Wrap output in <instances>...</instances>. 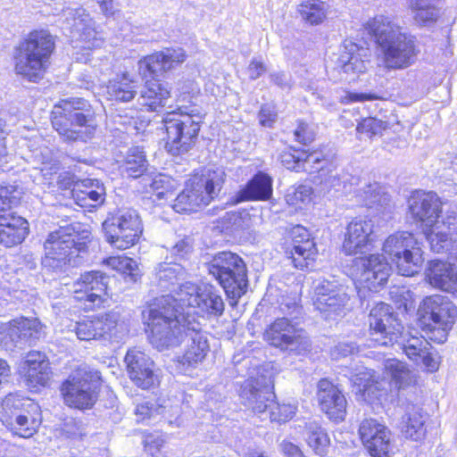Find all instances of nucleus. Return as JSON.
Listing matches in <instances>:
<instances>
[{
    "label": "nucleus",
    "mask_w": 457,
    "mask_h": 457,
    "mask_svg": "<svg viewBox=\"0 0 457 457\" xmlns=\"http://www.w3.org/2000/svg\"><path fill=\"white\" fill-rule=\"evenodd\" d=\"M373 222L369 219L355 218L347 226L343 242V252L347 255L362 253L372 242Z\"/></svg>",
    "instance_id": "obj_24"
},
{
    "label": "nucleus",
    "mask_w": 457,
    "mask_h": 457,
    "mask_svg": "<svg viewBox=\"0 0 457 457\" xmlns=\"http://www.w3.org/2000/svg\"><path fill=\"white\" fill-rule=\"evenodd\" d=\"M206 268L232 300L229 303L236 305L245 294L248 285L247 270L242 258L231 252H220L206 264Z\"/></svg>",
    "instance_id": "obj_7"
},
{
    "label": "nucleus",
    "mask_w": 457,
    "mask_h": 457,
    "mask_svg": "<svg viewBox=\"0 0 457 457\" xmlns=\"http://www.w3.org/2000/svg\"><path fill=\"white\" fill-rule=\"evenodd\" d=\"M166 407L162 405H156L151 402L140 403L135 409V414L137 417V421H145L152 418H155L157 415H164Z\"/></svg>",
    "instance_id": "obj_57"
},
{
    "label": "nucleus",
    "mask_w": 457,
    "mask_h": 457,
    "mask_svg": "<svg viewBox=\"0 0 457 457\" xmlns=\"http://www.w3.org/2000/svg\"><path fill=\"white\" fill-rule=\"evenodd\" d=\"M395 345H397L406 356L415 362H419L421 354L426 353L427 349H432L424 337H418L410 331H403Z\"/></svg>",
    "instance_id": "obj_39"
},
{
    "label": "nucleus",
    "mask_w": 457,
    "mask_h": 457,
    "mask_svg": "<svg viewBox=\"0 0 457 457\" xmlns=\"http://www.w3.org/2000/svg\"><path fill=\"white\" fill-rule=\"evenodd\" d=\"M320 181L321 190L330 196L346 194L348 175L337 170H330L325 172Z\"/></svg>",
    "instance_id": "obj_46"
},
{
    "label": "nucleus",
    "mask_w": 457,
    "mask_h": 457,
    "mask_svg": "<svg viewBox=\"0 0 457 457\" xmlns=\"http://www.w3.org/2000/svg\"><path fill=\"white\" fill-rule=\"evenodd\" d=\"M369 322L370 346H393L403 331L393 308L384 303L371 309Z\"/></svg>",
    "instance_id": "obj_14"
},
{
    "label": "nucleus",
    "mask_w": 457,
    "mask_h": 457,
    "mask_svg": "<svg viewBox=\"0 0 457 457\" xmlns=\"http://www.w3.org/2000/svg\"><path fill=\"white\" fill-rule=\"evenodd\" d=\"M328 7V4L321 0H300L297 12L303 21L314 26L324 21Z\"/></svg>",
    "instance_id": "obj_40"
},
{
    "label": "nucleus",
    "mask_w": 457,
    "mask_h": 457,
    "mask_svg": "<svg viewBox=\"0 0 457 457\" xmlns=\"http://www.w3.org/2000/svg\"><path fill=\"white\" fill-rule=\"evenodd\" d=\"M356 201L366 205L368 208H373L386 205L390 198L379 184L374 182L358 189L356 192Z\"/></svg>",
    "instance_id": "obj_44"
},
{
    "label": "nucleus",
    "mask_w": 457,
    "mask_h": 457,
    "mask_svg": "<svg viewBox=\"0 0 457 457\" xmlns=\"http://www.w3.org/2000/svg\"><path fill=\"white\" fill-rule=\"evenodd\" d=\"M313 304L325 313L326 319L331 314H339L349 301L345 286L336 279H317L313 282Z\"/></svg>",
    "instance_id": "obj_17"
},
{
    "label": "nucleus",
    "mask_w": 457,
    "mask_h": 457,
    "mask_svg": "<svg viewBox=\"0 0 457 457\" xmlns=\"http://www.w3.org/2000/svg\"><path fill=\"white\" fill-rule=\"evenodd\" d=\"M108 279L101 271L92 270L84 272L73 283V297L85 303V308L100 307L106 300Z\"/></svg>",
    "instance_id": "obj_16"
},
{
    "label": "nucleus",
    "mask_w": 457,
    "mask_h": 457,
    "mask_svg": "<svg viewBox=\"0 0 457 457\" xmlns=\"http://www.w3.org/2000/svg\"><path fill=\"white\" fill-rule=\"evenodd\" d=\"M274 397L268 402V409L262 419L269 418L270 421L286 422L291 420L295 414L296 407L292 404H279L274 402Z\"/></svg>",
    "instance_id": "obj_50"
},
{
    "label": "nucleus",
    "mask_w": 457,
    "mask_h": 457,
    "mask_svg": "<svg viewBox=\"0 0 457 457\" xmlns=\"http://www.w3.org/2000/svg\"><path fill=\"white\" fill-rule=\"evenodd\" d=\"M239 397L245 408L262 415L267 412L268 402L274 397V394L268 386L262 385L256 378H251L241 386Z\"/></svg>",
    "instance_id": "obj_27"
},
{
    "label": "nucleus",
    "mask_w": 457,
    "mask_h": 457,
    "mask_svg": "<svg viewBox=\"0 0 457 457\" xmlns=\"http://www.w3.org/2000/svg\"><path fill=\"white\" fill-rule=\"evenodd\" d=\"M15 322L20 328L21 337H25L26 346L34 345L46 336L45 327L38 319L20 318Z\"/></svg>",
    "instance_id": "obj_49"
},
{
    "label": "nucleus",
    "mask_w": 457,
    "mask_h": 457,
    "mask_svg": "<svg viewBox=\"0 0 457 457\" xmlns=\"http://www.w3.org/2000/svg\"><path fill=\"white\" fill-rule=\"evenodd\" d=\"M292 249L290 251L291 262L300 270L308 269L317 254L315 243L311 234L303 226H295L292 232Z\"/></svg>",
    "instance_id": "obj_26"
},
{
    "label": "nucleus",
    "mask_w": 457,
    "mask_h": 457,
    "mask_svg": "<svg viewBox=\"0 0 457 457\" xmlns=\"http://www.w3.org/2000/svg\"><path fill=\"white\" fill-rule=\"evenodd\" d=\"M170 300L167 297H157L142 311L150 343L160 351L179 345L187 332V320H195L179 312Z\"/></svg>",
    "instance_id": "obj_1"
},
{
    "label": "nucleus",
    "mask_w": 457,
    "mask_h": 457,
    "mask_svg": "<svg viewBox=\"0 0 457 457\" xmlns=\"http://www.w3.org/2000/svg\"><path fill=\"white\" fill-rule=\"evenodd\" d=\"M79 340L109 339L119 341L127 332V326L118 312H109L92 320L76 323L73 329Z\"/></svg>",
    "instance_id": "obj_15"
},
{
    "label": "nucleus",
    "mask_w": 457,
    "mask_h": 457,
    "mask_svg": "<svg viewBox=\"0 0 457 457\" xmlns=\"http://www.w3.org/2000/svg\"><path fill=\"white\" fill-rule=\"evenodd\" d=\"M89 233L81 236L74 225L60 227L52 231L45 244V257L42 264L53 271H62L68 266L79 263V253L85 252Z\"/></svg>",
    "instance_id": "obj_4"
},
{
    "label": "nucleus",
    "mask_w": 457,
    "mask_h": 457,
    "mask_svg": "<svg viewBox=\"0 0 457 457\" xmlns=\"http://www.w3.org/2000/svg\"><path fill=\"white\" fill-rule=\"evenodd\" d=\"M21 403H22V406H19L21 415L41 419L40 407L37 403L31 399L21 397Z\"/></svg>",
    "instance_id": "obj_63"
},
{
    "label": "nucleus",
    "mask_w": 457,
    "mask_h": 457,
    "mask_svg": "<svg viewBox=\"0 0 457 457\" xmlns=\"http://www.w3.org/2000/svg\"><path fill=\"white\" fill-rule=\"evenodd\" d=\"M364 52H366L365 49L359 48L353 42L345 43V52L340 54L338 59V68L341 72L347 76L345 79L348 77H354L367 71L369 62L362 59V56L365 55L363 54Z\"/></svg>",
    "instance_id": "obj_33"
},
{
    "label": "nucleus",
    "mask_w": 457,
    "mask_h": 457,
    "mask_svg": "<svg viewBox=\"0 0 457 457\" xmlns=\"http://www.w3.org/2000/svg\"><path fill=\"white\" fill-rule=\"evenodd\" d=\"M54 49L53 37L46 30H36L20 45L15 56V71L30 81L41 79Z\"/></svg>",
    "instance_id": "obj_6"
},
{
    "label": "nucleus",
    "mask_w": 457,
    "mask_h": 457,
    "mask_svg": "<svg viewBox=\"0 0 457 457\" xmlns=\"http://www.w3.org/2000/svg\"><path fill=\"white\" fill-rule=\"evenodd\" d=\"M426 237L435 253L457 247V212H446L442 220L426 232Z\"/></svg>",
    "instance_id": "obj_23"
},
{
    "label": "nucleus",
    "mask_w": 457,
    "mask_h": 457,
    "mask_svg": "<svg viewBox=\"0 0 457 457\" xmlns=\"http://www.w3.org/2000/svg\"><path fill=\"white\" fill-rule=\"evenodd\" d=\"M277 112L272 105L264 104L262 106L258 118L262 126L270 128L277 120Z\"/></svg>",
    "instance_id": "obj_62"
},
{
    "label": "nucleus",
    "mask_w": 457,
    "mask_h": 457,
    "mask_svg": "<svg viewBox=\"0 0 457 457\" xmlns=\"http://www.w3.org/2000/svg\"><path fill=\"white\" fill-rule=\"evenodd\" d=\"M147 161L144 152L138 147L129 148L123 163L120 165L124 176L137 179L147 170Z\"/></svg>",
    "instance_id": "obj_43"
},
{
    "label": "nucleus",
    "mask_w": 457,
    "mask_h": 457,
    "mask_svg": "<svg viewBox=\"0 0 457 457\" xmlns=\"http://www.w3.org/2000/svg\"><path fill=\"white\" fill-rule=\"evenodd\" d=\"M183 48H166L154 53L138 62V72L143 78H158L186 61Z\"/></svg>",
    "instance_id": "obj_20"
},
{
    "label": "nucleus",
    "mask_w": 457,
    "mask_h": 457,
    "mask_svg": "<svg viewBox=\"0 0 457 457\" xmlns=\"http://www.w3.org/2000/svg\"><path fill=\"white\" fill-rule=\"evenodd\" d=\"M358 282L370 291H378L388 279L391 267L384 255L370 254L356 261Z\"/></svg>",
    "instance_id": "obj_18"
},
{
    "label": "nucleus",
    "mask_w": 457,
    "mask_h": 457,
    "mask_svg": "<svg viewBox=\"0 0 457 457\" xmlns=\"http://www.w3.org/2000/svg\"><path fill=\"white\" fill-rule=\"evenodd\" d=\"M40 423L41 419L20 415L18 421L9 429L15 435L28 438L37 432Z\"/></svg>",
    "instance_id": "obj_55"
},
{
    "label": "nucleus",
    "mask_w": 457,
    "mask_h": 457,
    "mask_svg": "<svg viewBox=\"0 0 457 457\" xmlns=\"http://www.w3.org/2000/svg\"><path fill=\"white\" fill-rule=\"evenodd\" d=\"M102 228L105 240L119 250L137 244L143 232L140 217L133 209H118L108 213Z\"/></svg>",
    "instance_id": "obj_10"
},
{
    "label": "nucleus",
    "mask_w": 457,
    "mask_h": 457,
    "mask_svg": "<svg viewBox=\"0 0 457 457\" xmlns=\"http://www.w3.org/2000/svg\"><path fill=\"white\" fill-rule=\"evenodd\" d=\"M72 192L77 204L81 207H96L105 199V188L96 179H86L76 183Z\"/></svg>",
    "instance_id": "obj_34"
},
{
    "label": "nucleus",
    "mask_w": 457,
    "mask_h": 457,
    "mask_svg": "<svg viewBox=\"0 0 457 457\" xmlns=\"http://www.w3.org/2000/svg\"><path fill=\"white\" fill-rule=\"evenodd\" d=\"M100 386V376L97 371L87 367H79L62 383L61 393L68 406L88 410L96 403Z\"/></svg>",
    "instance_id": "obj_8"
},
{
    "label": "nucleus",
    "mask_w": 457,
    "mask_h": 457,
    "mask_svg": "<svg viewBox=\"0 0 457 457\" xmlns=\"http://www.w3.org/2000/svg\"><path fill=\"white\" fill-rule=\"evenodd\" d=\"M389 429L374 419H365L359 426V436L362 443L369 442L383 434H389Z\"/></svg>",
    "instance_id": "obj_54"
},
{
    "label": "nucleus",
    "mask_w": 457,
    "mask_h": 457,
    "mask_svg": "<svg viewBox=\"0 0 457 457\" xmlns=\"http://www.w3.org/2000/svg\"><path fill=\"white\" fill-rule=\"evenodd\" d=\"M166 130V151L179 156L188 153L196 144L203 115L196 108L179 106L163 119Z\"/></svg>",
    "instance_id": "obj_5"
},
{
    "label": "nucleus",
    "mask_w": 457,
    "mask_h": 457,
    "mask_svg": "<svg viewBox=\"0 0 457 457\" xmlns=\"http://www.w3.org/2000/svg\"><path fill=\"white\" fill-rule=\"evenodd\" d=\"M387 123L374 117H367L363 119L357 126V131L366 134L371 138L374 136L381 135L386 129Z\"/></svg>",
    "instance_id": "obj_56"
},
{
    "label": "nucleus",
    "mask_w": 457,
    "mask_h": 457,
    "mask_svg": "<svg viewBox=\"0 0 457 457\" xmlns=\"http://www.w3.org/2000/svg\"><path fill=\"white\" fill-rule=\"evenodd\" d=\"M137 82L129 72L116 75L107 85V94L110 99L122 103L133 100L137 93Z\"/></svg>",
    "instance_id": "obj_38"
},
{
    "label": "nucleus",
    "mask_w": 457,
    "mask_h": 457,
    "mask_svg": "<svg viewBox=\"0 0 457 457\" xmlns=\"http://www.w3.org/2000/svg\"><path fill=\"white\" fill-rule=\"evenodd\" d=\"M20 328L15 320L0 326V345L5 350L12 351L15 348L22 349L26 346L24 337H21Z\"/></svg>",
    "instance_id": "obj_47"
},
{
    "label": "nucleus",
    "mask_w": 457,
    "mask_h": 457,
    "mask_svg": "<svg viewBox=\"0 0 457 457\" xmlns=\"http://www.w3.org/2000/svg\"><path fill=\"white\" fill-rule=\"evenodd\" d=\"M29 232L28 221L12 213L0 215V244L6 247L21 244Z\"/></svg>",
    "instance_id": "obj_29"
},
{
    "label": "nucleus",
    "mask_w": 457,
    "mask_h": 457,
    "mask_svg": "<svg viewBox=\"0 0 457 457\" xmlns=\"http://www.w3.org/2000/svg\"><path fill=\"white\" fill-rule=\"evenodd\" d=\"M409 212L411 217L420 221L426 228L424 234L439 222V213L442 212V202L434 192H414L408 201Z\"/></svg>",
    "instance_id": "obj_19"
},
{
    "label": "nucleus",
    "mask_w": 457,
    "mask_h": 457,
    "mask_svg": "<svg viewBox=\"0 0 457 457\" xmlns=\"http://www.w3.org/2000/svg\"><path fill=\"white\" fill-rule=\"evenodd\" d=\"M187 272L181 263L163 262L155 268L157 286L170 293L187 278Z\"/></svg>",
    "instance_id": "obj_35"
},
{
    "label": "nucleus",
    "mask_w": 457,
    "mask_h": 457,
    "mask_svg": "<svg viewBox=\"0 0 457 457\" xmlns=\"http://www.w3.org/2000/svg\"><path fill=\"white\" fill-rule=\"evenodd\" d=\"M193 251V242L190 237L179 239L170 249V253L176 258L182 260Z\"/></svg>",
    "instance_id": "obj_61"
},
{
    "label": "nucleus",
    "mask_w": 457,
    "mask_h": 457,
    "mask_svg": "<svg viewBox=\"0 0 457 457\" xmlns=\"http://www.w3.org/2000/svg\"><path fill=\"white\" fill-rule=\"evenodd\" d=\"M280 162L288 170L299 171L304 168L303 156L296 151H284L280 154Z\"/></svg>",
    "instance_id": "obj_58"
},
{
    "label": "nucleus",
    "mask_w": 457,
    "mask_h": 457,
    "mask_svg": "<svg viewBox=\"0 0 457 457\" xmlns=\"http://www.w3.org/2000/svg\"><path fill=\"white\" fill-rule=\"evenodd\" d=\"M195 309L203 313L220 317L223 314L225 303L217 290L212 287H204L200 291Z\"/></svg>",
    "instance_id": "obj_42"
},
{
    "label": "nucleus",
    "mask_w": 457,
    "mask_h": 457,
    "mask_svg": "<svg viewBox=\"0 0 457 457\" xmlns=\"http://www.w3.org/2000/svg\"><path fill=\"white\" fill-rule=\"evenodd\" d=\"M418 315L420 326L430 331L437 330V339L443 342L455 321L457 309L448 297L434 295L421 302Z\"/></svg>",
    "instance_id": "obj_12"
},
{
    "label": "nucleus",
    "mask_w": 457,
    "mask_h": 457,
    "mask_svg": "<svg viewBox=\"0 0 457 457\" xmlns=\"http://www.w3.org/2000/svg\"><path fill=\"white\" fill-rule=\"evenodd\" d=\"M26 386L33 391L45 386L50 379L49 362L39 352H30L26 357Z\"/></svg>",
    "instance_id": "obj_31"
},
{
    "label": "nucleus",
    "mask_w": 457,
    "mask_h": 457,
    "mask_svg": "<svg viewBox=\"0 0 457 457\" xmlns=\"http://www.w3.org/2000/svg\"><path fill=\"white\" fill-rule=\"evenodd\" d=\"M426 278L434 287L446 292L457 291V275L451 263L431 261L426 270Z\"/></svg>",
    "instance_id": "obj_32"
},
{
    "label": "nucleus",
    "mask_w": 457,
    "mask_h": 457,
    "mask_svg": "<svg viewBox=\"0 0 457 457\" xmlns=\"http://www.w3.org/2000/svg\"><path fill=\"white\" fill-rule=\"evenodd\" d=\"M439 16V11L434 6L427 7L420 12H415V20L417 22L426 25L435 21Z\"/></svg>",
    "instance_id": "obj_64"
},
{
    "label": "nucleus",
    "mask_w": 457,
    "mask_h": 457,
    "mask_svg": "<svg viewBox=\"0 0 457 457\" xmlns=\"http://www.w3.org/2000/svg\"><path fill=\"white\" fill-rule=\"evenodd\" d=\"M303 156V170H306V165H311L312 171H320V177L325 175L324 164L327 163V160L324 158V155L320 152H312L308 154L302 153Z\"/></svg>",
    "instance_id": "obj_59"
},
{
    "label": "nucleus",
    "mask_w": 457,
    "mask_h": 457,
    "mask_svg": "<svg viewBox=\"0 0 457 457\" xmlns=\"http://www.w3.org/2000/svg\"><path fill=\"white\" fill-rule=\"evenodd\" d=\"M187 321V332L184 335V341L187 340V345L179 361L184 367H196L205 359L210 346L201 324L195 320Z\"/></svg>",
    "instance_id": "obj_21"
},
{
    "label": "nucleus",
    "mask_w": 457,
    "mask_h": 457,
    "mask_svg": "<svg viewBox=\"0 0 457 457\" xmlns=\"http://www.w3.org/2000/svg\"><path fill=\"white\" fill-rule=\"evenodd\" d=\"M225 181V172L217 170L204 179L187 184L177 195L172 205L177 212H191L210 204L220 193Z\"/></svg>",
    "instance_id": "obj_11"
},
{
    "label": "nucleus",
    "mask_w": 457,
    "mask_h": 457,
    "mask_svg": "<svg viewBox=\"0 0 457 457\" xmlns=\"http://www.w3.org/2000/svg\"><path fill=\"white\" fill-rule=\"evenodd\" d=\"M367 29L374 36L386 69L403 70L414 62L418 51L413 37L390 17H374L367 23Z\"/></svg>",
    "instance_id": "obj_2"
},
{
    "label": "nucleus",
    "mask_w": 457,
    "mask_h": 457,
    "mask_svg": "<svg viewBox=\"0 0 457 457\" xmlns=\"http://www.w3.org/2000/svg\"><path fill=\"white\" fill-rule=\"evenodd\" d=\"M371 457H390L392 450L391 432L381 434L377 438L362 443Z\"/></svg>",
    "instance_id": "obj_52"
},
{
    "label": "nucleus",
    "mask_w": 457,
    "mask_h": 457,
    "mask_svg": "<svg viewBox=\"0 0 457 457\" xmlns=\"http://www.w3.org/2000/svg\"><path fill=\"white\" fill-rule=\"evenodd\" d=\"M52 125L63 141H87L95 130V112L83 98L61 100L52 112Z\"/></svg>",
    "instance_id": "obj_3"
},
{
    "label": "nucleus",
    "mask_w": 457,
    "mask_h": 457,
    "mask_svg": "<svg viewBox=\"0 0 457 457\" xmlns=\"http://www.w3.org/2000/svg\"><path fill=\"white\" fill-rule=\"evenodd\" d=\"M23 195V188L19 185L0 187V210L11 209L17 206Z\"/></svg>",
    "instance_id": "obj_53"
},
{
    "label": "nucleus",
    "mask_w": 457,
    "mask_h": 457,
    "mask_svg": "<svg viewBox=\"0 0 457 457\" xmlns=\"http://www.w3.org/2000/svg\"><path fill=\"white\" fill-rule=\"evenodd\" d=\"M317 398L320 409L327 416L337 422L345 418L347 402L342 392L327 379L318 383Z\"/></svg>",
    "instance_id": "obj_25"
},
{
    "label": "nucleus",
    "mask_w": 457,
    "mask_h": 457,
    "mask_svg": "<svg viewBox=\"0 0 457 457\" xmlns=\"http://www.w3.org/2000/svg\"><path fill=\"white\" fill-rule=\"evenodd\" d=\"M113 270L122 273H131L137 268V262L126 256H113L106 261Z\"/></svg>",
    "instance_id": "obj_60"
},
{
    "label": "nucleus",
    "mask_w": 457,
    "mask_h": 457,
    "mask_svg": "<svg viewBox=\"0 0 457 457\" xmlns=\"http://www.w3.org/2000/svg\"><path fill=\"white\" fill-rule=\"evenodd\" d=\"M272 192L271 177L259 171L237 193L233 204L245 201H266L271 197Z\"/></svg>",
    "instance_id": "obj_28"
},
{
    "label": "nucleus",
    "mask_w": 457,
    "mask_h": 457,
    "mask_svg": "<svg viewBox=\"0 0 457 457\" xmlns=\"http://www.w3.org/2000/svg\"><path fill=\"white\" fill-rule=\"evenodd\" d=\"M124 361L129 377L137 386L150 389L159 384V378L154 371V363L145 353L130 349Z\"/></svg>",
    "instance_id": "obj_22"
},
{
    "label": "nucleus",
    "mask_w": 457,
    "mask_h": 457,
    "mask_svg": "<svg viewBox=\"0 0 457 457\" xmlns=\"http://www.w3.org/2000/svg\"><path fill=\"white\" fill-rule=\"evenodd\" d=\"M383 252L403 276L417 274L423 263L422 251L418 241L407 231L390 235L384 242Z\"/></svg>",
    "instance_id": "obj_9"
},
{
    "label": "nucleus",
    "mask_w": 457,
    "mask_h": 457,
    "mask_svg": "<svg viewBox=\"0 0 457 457\" xmlns=\"http://www.w3.org/2000/svg\"><path fill=\"white\" fill-rule=\"evenodd\" d=\"M170 96V92L167 86L154 79L145 82L138 101L141 105L147 107L148 111L157 112L166 104Z\"/></svg>",
    "instance_id": "obj_37"
},
{
    "label": "nucleus",
    "mask_w": 457,
    "mask_h": 457,
    "mask_svg": "<svg viewBox=\"0 0 457 457\" xmlns=\"http://www.w3.org/2000/svg\"><path fill=\"white\" fill-rule=\"evenodd\" d=\"M175 181L162 174L154 177L150 184L153 194L158 200H169L174 196Z\"/></svg>",
    "instance_id": "obj_51"
},
{
    "label": "nucleus",
    "mask_w": 457,
    "mask_h": 457,
    "mask_svg": "<svg viewBox=\"0 0 457 457\" xmlns=\"http://www.w3.org/2000/svg\"><path fill=\"white\" fill-rule=\"evenodd\" d=\"M270 345L292 355H303L311 350L305 332L287 318L274 320L264 333Z\"/></svg>",
    "instance_id": "obj_13"
},
{
    "label": "nucleus",
    "mask_w": 457,
    "mask_h": 457,
    "mask_svg": "<svg viewBox=\"0 0 457 457\" xmlns=\"http://www.w3.org/2000/svg\"><path fill=\"white\" fill-rule=\"evenodd\" d=\"M385 370L391 378V386L397 391L405 390L417 384V374L408 364L397 359H387Z\"/></svg>",
    "instance_id": "obj_36"
},
{
    "label": "nucleus",
    "mask_w": 457,
    "mask_h": 457,
    "mask_svg": "<svg viewBox=\"0 0 457 457\" xmlns=\"http://www.w3.org/2000/svg\"><path fill=\"white\" fill-rule=\"evenodd\" d=\"M21 396L9 394L0 402V420L9 429L20 418Z\"/></svg>",
    "instance_id": "obj_48"
},
{
    "label": "nucleus",
    "mask_w": 457,
    "mask_h": 457,
    "mask_svg": "<svg viewBox=\"0 0 457 457\" xmlns=\"http://www.w3.org/2000/svg\"><path fill=\"white\" fill-rule=\"evenodd\" d=\"M304 429L309 446L320 456L327 454L330 440L325 429L317 421L306 422Z\"/></svg>",
    "instance_id": "obj_45"
},
{
    "label": "nucleus",
    "mask_w": 457,
    "mask_h": 457,
    "mask_svg": "<svg viewBox=\"0 0 457 457\" xmlns=\"http://www.w3.org/2000/svg\"><path fill=\"white\" fill-rule=\"evenodd\" d=\"M201 290L202 288H199L195 284L185 280L176 288L172 289L170 295H162L161 297L170 298L171 305H174V303H177V304L181 308H195Z\"/></svg>",
    "instance_id": "obj_41"
},
{
    "label": "nucleus",
    "mask_w": 457,
    "mask_h": 457,
    "mask_svg": "<svg viewBox=\"0 0 457 457\" xmlns=\"http://www.w3.org/2000/svg\"><path fill=\"white\" fill-rule=\"evenodd\" d=\"M403 408L402 432L407 438L413 441L422 440L427 433L425 426L428 419L427 413L420 407L411 403H406Z\"/></svg>",
    "instance_id": "obj_30"
}]
</instances>
